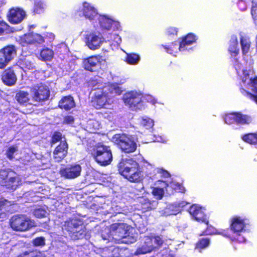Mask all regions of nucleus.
Wrapping results in <instances>:
<instances>
[{
	"label": "nucleus",
	"instance_id": "61",
	"mask_svg": "<svg viewBox=\"0 0 257 257\" xmlns=\"http://www.w3.org/2000/svg\"><path fill=\"white\" fill-rule=\"evenodd\" d=\"M238 240H239V241H244V239H242V240H241V239H238Z\"/></svg>",
	"mask_w": 257,
	"mask_h": 257
},
{
	"label": "nucleus",
	"instance_id": "41",
	"mask_svg": "<svg viewBox=\"0 0 257 257\" xmlns=\"http://www.w3.org/2000/svg\"><path fill=\"white\" fill-rule=\"evenodd\" d=\"M209 244V240L208 238L202 239L197 244L196 248L203 249L208 246Z\"/></svg>",
	"mask_w": 257,
	"mask_h": 257
},
{
	"label": "nucleus",
	"instance_id": "24",
	"mask_svg": "<svg viewBox=\"0 0 257 257\" xmlns=\"http://www.w3.org/2000/svg\"><path fill=\"white\" fill-rule=\"evenodd\" d=\"M2 80L7 85H13L17 81V77L14 71L11 69L6 70L3 74Z\"/></svg>",
	"mask_w": 257,
	"mask_h": 257
},
{
	"label": "nucleus",
	"instance_id": "45",
	"mask_svg": "<svg viewBox=\"0 0 257 257\" xmlns=\"http://www.w3.org/2000/svg\"><path fill=\"white\" fill-rule=\"evenodd\" d=\"M18 151V148L16 147H11L9 148L7 152V156L10 159L14 158L13 155Z\"/></svg>",
	"mask_w": 257,
	"mask_h": 257
},
{
	"label": "nucleus",
	"instance_id": "40",
	"mask_svg": "<svg viewBox=\"0 0 257 257\" xmlns=\"http://www.w3.org/2000/svg\"><path fill=\"white\" fill-rule=\"evenodd\" d=\"M153 194L155 196L157 199H161L164 195V191L163 189L159 187L154 188L152 191Z\"/></svg>",
	"mask_w": 257,
	"mask_h": 257
},
{
	"label": "nucleus",
	"instance_id": "15",
	"mask_svg": "<svg viewBox=\"0 0 257 257\" xmlns=\"http://www.w3.org/2000/svg\"><path fill=\"white\" fill-rule=\"evenodd\" d=\"M81 167L79 165H68L60 170L61 176L66 179H74L80 175Z\"/></svg>",
	"mask_w": 257,
	"mask_h": 257
},
{
	"label": "nucleus",
	"instance_id": "13",
	"mask_svg": "<svg viewBox=\"0 0 257 257\" xmlns=\"http://www.w3.org/2000/svg\"><path fill=\"white\" fill-rule=\"evenodd\" d=\"M16 54V50L13 46L6 47L0 50V68H4Z\"/></svg>",
	"mask_w": 257,
	"mask_h": 257
},
{
	"label": "nucleus",
	"instance_id": "47",
	"mask_svg": "<svg viewBox=\"0 0 257 257\" xmlns=\"http://www.w3.org/2000/svg\"><path fill=\"white\" fill-rule=\"evenodd\" d=\"M252 3L251 13L253 18L255 19L256 18V15L257 14V0H253Z\"/></svg>",
	"mask_w": 257,
	"mask_h": 257
},
{
	"label": "nucleus",
	"instance_id": "59",
	"mask_svg": "<svg viewBox=\"0 0 257 257\" xmlns=\"http://www.w3.org/2000/svg\"><path fill=\"white\" fill-rule=\"evenodd\" d=\"M210 233V232L207 229L205 231V232L204 234L206 235H208V234H209Z\"/></svg>",
	"mask_w": 257,
	"mask_h": 257
},
{
	"label": "nucleus",
	"instance_id": "42",
	"mask_svg": "<svg viewBox=\"0 0 257 257\" xmlns=\"http://www.w3.org/2000/svg\"><path fill=\"white\" fill-rule=\"evenodd\" d=\"M10 175V171L3 170L0 171V184L2 185L3 181L8 179Z\"/></svg>",
	"mask_w": 257,
	"mask_h": 257
},
{
	"label": "nucleus",
	"instance_id": "34",
	"mask_svg": "<svg viewBox=\"0 0 257 257\" xmlns=\"http://www.w3.org/2000/svg\"><path fill=\"white\" fill-rule=\"evenodd\" d=\"M240 44L241 45L242 54L243 55H245L248 53L250 48V42L249 39L246 37H243L241 36Z\"/></svg>",
	"mask_w": 257,
	"mask_h": 257
},
{
	"label": "nucleus",
	"instance_id": "35",
	"mask_svg": "<svg viewBox=\"0 0 257 257\" xmlns=\"http://www.w3.org/2000/svg\"><path fill=\"white\" fill-rule=\"evenodd\" d=\"M140 59V56L136 54H127L125 58V61L129 64L136 65L138 63Z\"/></svg>",
	"mask_w": 257,
	"mask_h": 257
},
{
	"label": "nucleus",
	"instance_id": "27",
	"mask_svg": "<svg viewBox=\"0 0 257 257\" xmlns=\"http://www.w3.org/2000/svg\"><path fill=\"white\" fill-rule=\"evenodd\" d=\"M59 106L65 110H70L75 106V102L72 97L67 96L63 97L59 103Z\"/></svg>",
	"mask_w": 257,
	"mask_h": 257
},
{
	"label": "nucleus",
	"instance_id": "62",
	"mask_svg": "<svg viewBox=\"0 0 257 257\" xmlns=\"http://www.w3.org/2000/svg\"><path fill=\"white\" fill-rule=\"evenodd\" d=\"M170 186L172 187V183H171L170 184Z\"/></svg>",
	"mask_w": 257,
	"mask_h": 257
},
{
	"label": "nucleus",
	"instance_id": "33",
	"mask_svg": "<svg viewBox=\"0 0 257 257\" xmlns=\"http://www.w3.org/2000/svg\"><path fill=\"white\" fill-rule=\"evenodd\" d=\"M54 56L53 51L50 49L46 48L42 50L40 53V57L44 61L51 60Z\"/></svg>",
	"mask_w": 257,
	"mask_h": 257
},
{
	"label": "nucleus",
	"instance_id": "58",
	"mask_svg": "<svg viewBox=\"0 0 257 257\" xmlns=\"http://www.w3.org/2000/svg\"><path fill=\"white\" fill-rule=\"evenodd\" d=\"M157 141L158 142H163V143H166V141L165 140H163L161 137H160L159 139H158Z\"/></svg>",
	"mask_w": 257,
	"mask_h": 257
},
{
	"label": "nucleus",
	"instance_id": "23",
	"mask_svg": "<svg viewBox=\"0 0 257 257\" xmlns=\"http://www.w3.org/2000/svg\"><path fill=\"white\" fill-rule=\"evenodd\" d=\"M245 227L244 220L239 217H234L231 219V230L234 233H239L243 231Z\"/></svg>",
	"mask_w": 257,
	"mask_h": 257
},
{
	"label": "nucleus",
	"instance_id": "10",
	"mask_svg": "<svg viewBox=\"0 0 257 257\" xmlns=\"http://www.w3.org/2000/svg\"><path fill=\"white\" fill-rule=\"evenodd\" d=\"M31 94L33 100L40 102L47 100L49 97L50 92L48 87L40 83L31 88Z\"/></svg>",
	"mask_w": 257,
	"mask_h": 257
},
{
	"label": "nucleus",
	"instance_id": "29",
	"mask_svg": "<svg viewBox=\"0 0 257 257\" xmlns=\"http://www.w3.org/2000/svg\"><path fill=\"white\" fill-rule=\"evenodd\" d=\"M195 36L192 34H188L180 43L179 50L181 51L185 50L186 46L191 45L195 41Z\"/></svg>",
	"mask_w": 257,
	"mask_h": 257
},
{
	"label": "nucleus",
	"instance_id": "44",
	"mask_svg": "<svg viewBox=\"0 0 257 257\" xmlns=\"http://www.w3.org/2000/svg\"><path fill=\"white\" fill-rule=\"evenodd\" d=\"M45 239L44 237H39L33 240V244L35 246H43L45 244Z\"/></svg>",
	"mask_w": 257,
	"mask_h": 257
},
{
	"label": "nucleus",
	"instance_id": "1",
	"mask_svg": "<svg viewBox=\"0 0 257 257\" xmlns=\"http://www.w3.org/2000/svg\"><path fill=\"white\" fill-rule=\"evenodd\" d=\"M92 102L97 109L101 108H108L113 103V98L121 93V89L116 84L105 85L101 80H92Z\"/></svg>",
	"mask_w": 257,
	"mask_h": 257
},
{
	"label": "nucleus",
	"instance_id": "25",
	"mask_svg": "<svg viewBox=\"0 0 257 257\" xmlns=\"http://www.w3.org/2000/svg\"><path fill=\"white\" fill-rule=\"evenodd\" d=\"M184 205V202H182L178 205L176 204H169L162 211L161 213L164 216L176 215L181 211Z\"/></svg>",
	"mask_w": 257,
	"mask_h": 257
},
{
	"label": "nucleus",
	"instance_id": "28",
	"mask_svg": "<svg viewBox=\"0 0 257 257\" xmlns=\"http://www.w3.org/2000/svg\"><path fill=\"white\" fill-rule=\"evenodd\" d=\"M237 45L238 42L237 37L236 36H232L228 48V51L232 56H236L238 54L239 49L237 48Z\"/></svg>",
	"mask_w": 257,
	"mask_h": 257
},
{
	"label": "nucleus",
	"instance_id": "51",
	"mask_svg": "<svg viewBox=\"0 0 257 257\" xmlns=\"http://www.w3.org/2000/svg\"><path fill=\"white\" fill-rule=\"evenodd\" d=\"M10 204V202L7 200L1 199H0V210L2 209L3 206L8 205Z\"/></svg>",
	"mask_w": 257,
	"mask_h": 257
},
{
	"label": "nucleus",
	"instance_id": "46",
	"mask_svg": "<svg viewBox=\"0 0 257 257\" xmlns=\"http://www.w3.org/2000/svg\"><path fill=\"white\" fill-rule=\"evenodd\" d=\"M62 134L60 133H55L52 138V144H55L59 141L62 140Z\"/></svg>",
	"mask_w": 257,
	"mask_h": 257
},
{
	"label": "nucleus",
	"instance_id": "9",
	"mask_svg": "<svg viewBox=\"0 0 257 257\" xmlns=\"http://www.w3.org/2000/svg\"><path fill=\"white\" fill-rule=\"evenodd\" d=\"M86 45L91 50L99 49L105 42V38L98 32H90L85 36Z\"/></svg>",
	"mask_w": 257,
	"mask_h": 257
},
{
	"label": "nucleus",
	"instance_id": "32",
	"mask_svg": "<svg viewBox=\"0 0 257 257\" xmlns=\"http://www.w3.org/2000/svg\"><path fill=\"white\" fill-rule=\"evenodd\" d=\"M16 98L17 101L21 104L27 103L30 100L29 93L27 92L20 91L17 93Z\"/></svg>",
	"mask_w": 257,
	"mask_h": 257
},
{
	"label": "nucleus",
	"instance_id": "8",
	"mask_svg": "<svg viewBox=\"0 0 257 257\" xmlns=\"http://www.w3.org/2000/svg\"><path fill=\"white\" fill-rule=\"evenodd\" d=\"M94 158L96 161L102 166L109 164L112 159V155L110 147L101 145L97 147Z\"/></svg>",
	"mask_w": 257,
	"mask_h": 257
},
{
	"label": "nucleus",
	"instance_id": "6",
	"mask_svg": "<svg viewBox=\"0 0 257 257\" xmlns=\"http://www.w3.org/2000/svg\"><path fill=\"white\" fill-rule=\"evenodd\" d=\"M165 240L160 236H147L144 238V243L136 252V254H145L160 247Z\"/></svg>",
	"mask_w": 257,
	"mask_h": 257
},
{
	"label": "nucleus",
	"instance_id": "30",
	"mask_svg": "<svg viewBox=\"0 0 257 257\" xmlns=\"http://www.w3.org/2000/svg\"><path fill=\"white\" fill-rule=\"evenodd\" d=\"M144 166L150 171L153 170L157 173L160 174L162 177L168 178L170 176V174L167 171L159 168L154 169L153 166L148 162H145Z\"/></svg>",
	"mask_w": 257,
	"mask_h": 257
},
{
	"label": "nucleus",
	"instance_id": "17",
	"mask_svg": "<svg viewBox=\"0 0 257 257\" xmlns=\"http://www.w3.org/2000/svg\"><path fill=\"white\" fill-rule=\"evenodd\" d=\"M65 225H67L68 231L72 232L75 238L79 239L83 237L84 235V231L83 230V226L79 224V222L76 220H72L71 221L65 222Z\"/></svg>",
	"mask_w": 257,
	"mask_h": 257
},
{
	"label": "nucleus",
	"instance_id": "16",
	"mask_svg": "<svg viewBox=\"0 0 257 257\" xmlns=\"http://www.w3.org/2000/svg\"><path fill=\"white\" fill-rule=\"evenodd\" d=\"M97 19L99 21L100 27L104 30H110L113 28L114 30H118L119 24L106 15H99Z\"/></svg>",
	"mask_w": 257,
	"mask_h": 257
},
{
	"label": "nucleus",
	"instance_id": "7",
	"mask_svg": "<svg viewBox=\"0 0 257 257\" xmlns=\"http://www.w3.org/2000/svg\"><path fill=\"white\" fill-rule=\"evenodd\" d=\"M112 141L126 153L133 152L137 148V145L133 139L125 134L114 135L112 138Z\"/></svg>",
	"mask_w": 257,
	"mask_h": 257
},
{
	"label": "nucleus",
	"instance_id": "5",
	"mask_svg": "<svg viewBox=\"0 0 257 257\" xmlns=\"http://www.w3.org/2000/svg\"><path fill=\"white\" fill-rule=\"evenodd\" d=\"M10 225L15 231L24 232L37 226V224L25 215H16L10 219Z\"/></svg>",
	"mask_w": 257,
	"mask_h": 257
},
{
	"label": "nucleus",
	"instance_id": "21",
	"mask_svg": "<svg viewBox=\"0 0 257 257\" xmlns=\"http://www.w3.org/2000/svg\"><path fill=\"white\" fill-rule=\"evenodd\" d=\"M81 11L82 12L83 16L90 21L94 20L98 17L95 8L91 4L86 2L83 4Z\"/></svg>",
	"mask_w": 257,
	"mask_h": 257
},
{
	"label": "nucleus",
	"instance_id": "53",
	"mask_svg": "<svg viewBox=\"0 0 257 257\" xmlns=\"http://www.w3.org/2000/svg\"><path fill=\"white\" fill-rule=\"evenodd\" d=\"M40 253L36 251H31L29 252L28 257H39Z\"/></svg>",
	"mask_w": 257,
	"mask_h": 257
},
{
	"label": "nucleus",
	"instance_id": "2",
	"mask_svg": "<svg viewBox=\"0 0 257 257\" xmlns=\"http://www.w3.org/2000/svg\"><path fill=\"white\" fill-rule=\"evenodd\" d=\"M139 168V163L132 158L122 159L118 164L119 173L132 182H139L142 180L143 175Z\"/></svg>",
	"mask_w": 257,
	"mask_h": 257
},
{
	"label": "nucleus",
	"instance_id": "60",
	"mask_svg": "<svg viewBox=\"0 0 257 257\" xmlns=\"http://www.w3.org/2000/svg\"><path fill=\"white\" fill-rule=\"evenodd\" d=\"M146 173L147 174V175H152V172H151V171H149V172L147 171V172H146Z\"/></svg>",
	"mask_w": 257,
	"mask_h": 257
},
{
	"label": "nucleus",
	"instance_id": "11",
	"mask_svg": "<svg viewBox=\"0 0 257 257\" xmlns=\"http://www.w3.org/2000/svg\"><path fill=\"white\" fill-rule=\"evenodd\" d=\"M123 101L133 110L141 109L142 95L136 91L126 93L123 96Z\"/></svg>",
	"mask_w": 257,
	"mask_h": 257
},
{
	"label": "nucleus",
	"instance_id": "19",
	"mask_svg": "<svg viewBox=\"0 0 257 257\" xmlns=\"http://www.w3.org/2000/svg\"><path fill=\"white\" fill-rule=\"evenodd\" d=\"M68 145L65 140L61 141L60 144L58 146L53 152V157L56 162H60L63 159L67 154Z\"/></svg>",
	"mask_w": 257,
	"mask_h": 257
},
{
	"label": "nucleus",
	"instance_id": "57",
	"mask_svg": "<svg viewBox=\"0 0 257 257\" xmlns=\"http://www.w3.org/2000/svg\"><path fill=\"white\" fill-rule=\"evenodd\" d=\"M148 98H147V100L148 101H150L152 102L153 103H155V101H154V100H152V97L150 96H147Z\"/></svg>",
	"mask_w": 257,
	"mask_h": 257
},
{
	"label": "nucleus",
	"instance_id": "36",
	"mask_svg": "<svg viewBox=\"0 0 257 257\" xmlns=\"http://www.w3.org/2000/svg\"><path fill=\"white\" fill-rule=\"evenodd\" d=\"M242 140L249 144H253L257 143V133H251L244 135Z\"/></svg>",
	"mask_w": 257,
	"mask_h": 257
},
{
	"label": "nucleus",
	"instance_id": "26",
	"mask_svg": "<svg viewBox=\"0 0 257 257\" xmlns=\"http://www.w3.org/2000/svg\"><path fill=\"white\" fill-rule=\"evenodd\" d=\"M196 210H197L196 205H193L189 209V213L193 217L195 218L196 221L204 222L207 225L208 220L207 219L206 216L204 213V211L202 210L200 212H198V213H196L195 212Z\"/></svg>",
	"mask_w": 257,
	"mask_h": 257
},
{
	"label": "nucleus",
	"instance_id": "18",
	"mask_svg": "<svg viewBox=\"0 0 257 257\" xmlns=\"http://www.w3.org/2000/svg\"><path fill=\"white\" fill-rule=\"evenodd\" d=\"M26 13L20 8H13L9 11L8 16L9 21L13 24L21 23L25 18Z\"/></svg>",
	"mask_w": 257,
	"mask_h": 257
},
{
	"label": "nucleus",
	"instance_id": "20",
	"mask_svg": "<svg viewBox=\"0 0 257 257\" xmlns=\"http://www.w3.org/2000/svg\"><path fill=\"white\" fill-rule=\"evenodd\" d=\"M19 41L23 46H25L26 44L35 43H41L44 41V40L39 34L29 33L21 37Z\"/></svg>",
	"mask_w": 257,
	"mask_h": 257
},
{
	"label": "nucleus",
	"instance_id": "52",
	"mask_svg": "<svg viewBox=\"0 0 257 257\" xmlns=\"http://www.w3.org/2000/svg\"><path fill=\"white\" fill-rule=\"evenodd\" d=\"M167 33L169 35H176L177 33V31L175 28H169L167 30Z\"/></svg>",
	"mask_w": 257,
	"mask_h": 257
},
{
	"label": "nucleus",
	"instance_id": "50",
	"mask_svg": "<svg viewBox=\"0 0 257 257\" xmlns=\"http://www.w3.org/2000/svg\"><path fill=\"white\" fill-rule=\"evenodd\" d=\"M74 121V118L72 116H66L64 117V123L66 124H72Z\"/></svg>",
	"mask_w": 257,
	"mask_h": 257
},
{
	"label": "nucleus",
	"instance_id": "48",
	"mask_svg": "<svg viewBox=\"0 0 257 257\" xmlns=\"http://www.w3.org/2000/svg\"><path fill=\"white\" fill-rule=\"evenodd\" d=\"M8 29V25L3 21L0 20V35L4 33Z\"/></svg>",
	"mask_w": 257,
	"mask_h": 257
},
{
	"label": "nucleus",
	"instance_id": "3",
	"mask_svg": "<svg viewBox=\"0 0 257 257\" xmlns=\"http://www.w3.org/2000/svg\"><path fill=\"white\" fill-rule=\"evenodd\" d=\"M133 228L123 223H116L110 226V235L106 238L102 235L103 239H114L117 243H131L136 241L133 237H130V231Z\"/></svg>",
	"mask_w": 257,
	"mask_h": 257
},
{
	"label": "nucleus",
	"instance_id": "31",
	"mask_svg": "<svg viewBox=\"0 0 257 257\" xmlns=\"http://www.w3.org/2000/svg\"><path fill=\"white\" fill-rule=\"evenodd\" d=\"M20 64L22 65L23 68L28 70H32L35 67L33 60L30 57L24 58L21 60Z\"/></svg>",
	"mask_w": 257,
	"mask_h": 257
},
{
	"label": "nucleus",
	"instance_id": "55",
	"mask_svg": "<svg viewBox=\"0 0 257 257\" xmlns=\"http://www.w3.org/2000/svg\"><path fill=\"white\" fill-rule=\"evenodd\" d=\"M235 69L237 70V73L239 74L240 73L239 71L241 69V68H240V66L238 64L235 65Z\"/></svg>",
	"mask_w": 257,
	"mask_h": 257
},
{
	"label": "nucleus",
	"instance_id": "4",
	"mask_svg": "<svg viewBox=\"0 0 257 257\" xmlns=\"http://www.w3.org/2000/svg\"><path fill=\"white\" fill-rule=\"evenodd\" d=\"M241 72L242 73V75L241 76L242 83L241 86L245 87L248 89H251L256 94H251L243 88L241 89V92L242 94H246L257 103V78H255L253 71L251 70L248 71L242 70Z\"/></svg>",
	"mask_w": 257,
	"mask_h": 257
},
{
	"label": "nucleus",
	"instance_id": "22",
	"mask_svg": "<svg viewBox=\"0 0 257 257\" xmlns=\"http://www.w3.org/2000/svg\"><path fill=\"white\" fill-rule=\"evenodd\" d=\"M19 184V178L13 171H10L8 179L2 183V186H5L8 188H11L12 189H16Z\"/></svg>",
	"mask_w": 257,
	"mask_h": 257
},
{
	"label": "nucleus",
	"instance_id": "54",
	"mask_svg": "<svg viewBox=\"0 0 257 257\" xmlns=\"http://www.w3.org/2000/svg\"><path fill=\"white\" fill-rule=\"evenodd\" d=\"M196 209H197V210H196V211H195L196 213H198V212H200L201 211H202L203 210V208H202V207H200L198 205H196Z\"/></svg>",
	"mask_w": 257,
	"mask_h": 257
},
{
	"label": "nucleus",
	"instance_id": "49",
	"mask_svg": "<svg viewBox=\"0 0 257 257\" xmlns=\"http://www.w3.org/2000/svg\"><path fill=\"white\" fill-rule=\"evenodd\" d=\"M109 40L114 41L117 45H119L121 41V38L118 35H113V38L111 37Z\"/></svg>",
	"mask_w": 257,
	"mask_h": 257
},
{
	"label": "nucleus",
	"instance_id": "14",
	"mask_svg": "<svg viewBox=\"0 0 257 257\" xmlns=\"http://www.w3.org/2000/svg\"><path fill=\"white\" fill-rule=\"evenodd\" d=\"M224 121L228 124L235 122L244 124L249 123L251 121V118L247 115L239 113H233L226 115L224 117Z\"/></svg>",
	"mask_w": 257,
	"mask_h": 257
},
{
	"label": "nucleus",
	"instance_id": "37",
	"mask_svg": "<svg viewBox=\"0 0 257 257\" xmlns=\"http://www.w3.org/2000/svg\"><path fill=\"white\" fill-rule=\"evenodd\" d=\"M140 123L146 129H148L154 125V121L150 118H142L140 121Z\"/></svg>",
	"mask_w": 257,
	"mask_h": 257
},
{
	"label": "nucleus",
	"instance_id": "12",
	"mask_svg": "<svg viewBox=\"0 0 257 257\" xmlns=\"http://www.w3.org/2000/svg\"><path fill=\"white\" fill-rule=\"evenodd\" d=\"M84 68L90 71H94L98 68L105 65V61L99 55L90 57L83 61Z\"/></svg>",
	"mask_w": 257,
	"mask_h": 257
},
{
	"label": "nucleus",
	"instance_id": "38",
	"mask_svg": "<svg viewBox=\"0 0 257 257\" xmlns=\"http://www.w3.org/2000/svg\"><path fill=\"white\" fill-rule=\"evenodd\" d=\"M45 5L41 0H35L34 4V12L40 13L45 8Z\"/></svg>",
	"mask_w": 257,
	"mask_h": 257
},
{
	"label": "nucleus",
	"instance_id": "39",
	"mask_svg": "<svg viewBox=\"0 0 257 257\" xmlns=\"http://www.w3.org/2000/svg\"><path fill=\"white\" fill-rule=\"evenodd\" d=\"M48 214L47 211L42 208H37L34 211V215L38 218H43L45 217Z\"/></svg>",
	"mask_w": 257,
	"mask_h": 257
},
{
	"label": "nucleus",
	"instance_id": "43",
	"mask_svg": "<svg viewBox=\"0 0 257 257\" xmlns=\"http://www.w3.org/2000/svg\"><path fill=\"white\" fill-rule=\"evenodd\" d=\"M165 49L166 50L167 53L173 54L178 51V45L177 43H173L170 48L165 46Z\"/></svg>",
	"mask_w": 257,
	"mask_h": 257
},
{
	"label": "nucleus",
	"instance_id": "56",
	"mask_svg": "<svg viewBox=\"0 0 257 257\" xmlns=\"http://www.w3.org/2000/svg\"><path fill=\"white\" fill-rule=\"evenodd\" d=\"M28 253L29 252H26L24 253L23 254L20 255L19 257H28Z\"/></svg>",
	"mask_w": 257,
	"mask_h": 257
}]
</instances>
